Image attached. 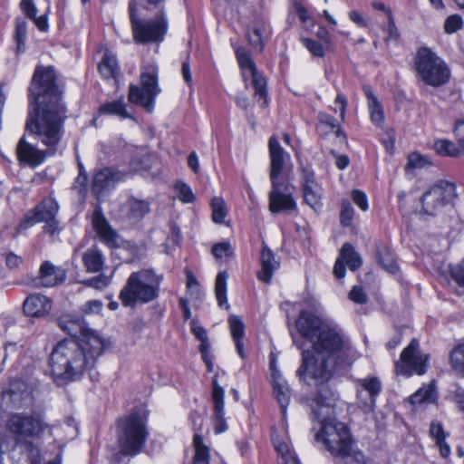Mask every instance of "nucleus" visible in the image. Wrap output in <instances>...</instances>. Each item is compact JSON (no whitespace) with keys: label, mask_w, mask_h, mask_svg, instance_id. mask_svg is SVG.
I'll use <instances>...</instances> for the list:
<instances>
[{"label":"nucleus","mask_w":464,"mask_h":464,"mask_svg":"<svg viewBox=\"0 0 464 464\" xmlns=\"http://www.w3.org/2000/svg\"><path fill=\"white\" fill-rule=\"evenodd\" d=\"M295 325L300 335L312 343V350L303 351L302 365L297 371L300 380L307 385L324 384L334 369L350 365L355 360V349L336 324L302 310Z\"/></svg>","instance_id":"nucleus-1"},{"label":"nucleus","mask_w":464,"mask_h":464,"mask_svg":"<svg viewBox=\"0 0 464 464\" xmlns=\"http://www.w3.org/2000/svg\"><path fill=\"white\" fill-rule=\"evenodd\" d=\"M61 94L53 68L36 67L29 88L30 108L25 129L50 154L56 153L64 134L66 115Z\"/></svg>","instance_id":"nucleus-2"},{"label":"nucleus","mask_w":464,"mask_h":464,"mask_svg":"<svg viewBox=\"0 0 464 464\" xmlns=\"http://www.w3.org/2000/svg\"><path fill=\"white\" fill-rule=\"evenodd\" d=\"M104 348V339L95 336H91L83 343L73 339L59 342L49 357L54 382L63 385L79 380L85 371L94 366Z\"/></svg>","instance_id":"nucleus-3"},{"label":"nucleus","mask_w":464,"mask_h":464,"mask_svg":"<svg viewBox=\"0 0 464 464\" xmlns=\"http://www.w3.org/2000/svg\"><path fill=\"white\" fill-rule=\"evenodd\" d=\"M6 430L14 436L15 446L23 447L28 464H40L41 455L34 440H41L48 424L38 414L15 412L7 416Z\"/></svg>","instance_id":"nucleus-4"},{"label":"nucleus","mask_w":464,"mask_h":464,"mask_svg":"<svg viewBox=\"0 0 464 464\" xmlns=\"http://www.w3.org/2000/svg\"><path fill=\"white\" fill-rule=\"evenodd\" d=\"M314 402V415L321 423V430L315 436L316 440L323 441L334 457L344 459L351 454L353 443L347 426L335 420L324 418V415L331 411V404L327 398L317 396Z\"/></svg>","instance_id":"nucleus-5"},{"label":"nucleus","mask_w":464,"mask_h":464,"mask_svg":"<svg viewBox=\"0 0 464 464\" xmlns=\"http://www.w3.org/2000/svg\"><path fill=\"white\" fill-rule=\"evenodd\" d=\"M162 276L152 269L132 272L120 293L124 306L134 307L138 303L146 304L157 299Z\"/></svg>","instance_id":"nucleus-6"},{"label":"nucleus","mask_w":464,"mask_h":464,"mask_svg":"<svg viewBox=\"0 0 464 464\" xmlns=\"http://www.w3.org/2000/svg\"><path fill=\"white\" fill-rule=\"evenodd\" d=\"M120 452L134 457L142 451L148 440L146 421L139 413H131L117 421Z\"/></svg>","instance_id":"nucleus-7"},{"label":"nucleus","mask_w":464,"mask_h":464,"mask_svg":"<svg viewBox=\"0 0 464 464\" xmlns=\"http://www.w3.org/2000/svg\"><path fill=\"white\" fill-rule=\"evenodd\" d=\"M417 77L425 84L440 87L449 82L450 70L445 61L429 47L418 49L414 58Z\"/></svg>","instance_id":"nucleus-8"},{"label":"nucleus","mask_w":464,"mask_h":464,"mask_svg":"<svg viewBox=\"0 0 464 464\" xmlns=\"http://www.w3.org/2000/svg\"><path fill=\"white\" fill-rule=\"evenodd\" d=\"M130 20L133 40L137 44L160 43L164 39L168 30V23L163 14L149 20H142L137 16V5L129 4Z\"/></svg>","instance_id":"nucleus-9"},{"label":"nucleus","mask_w":464,"mask_h":464,"mask_svg":"<svg viewBox=\"0 0 464 464\" xmlns=\"http://www.w3.org/2000/svg\"><path fill=\"white\" fill-rule=\"evenodd\" d=\"M458 198L457 187L453 182L440 179L431 185L421 196L422 211L430 216L440 213L447 206L452 205Z\"/></svg>","instance_id":"nucleus-10"},{"label":"nucleus","mask_w":464,"mask_h":464,"mask_svg":"<svg viewBox=\"0 0 464 464\" xmlns=\"http://www.w3.org/2000/svg\"><path fill=\"white\" fill-rule=\"evenodd\" d=\"M141 87L130 85L129 92V101L144 108L147 111H151L154 107L155 98L160 93V89L158 85V69L151 66L148 71L140 75Z\"/></svg>","instance_id":"nucleus-11"},{"label":"nucleus","mask_w":464,"mask_h":464,"mask_svg":"<svg viewBox=\"0 0 464 464\" xmlns=\"http://www.w3.org/2000/svg\"><path fill=\"white\" fill-rule=\"evenodd\" d=\"M237 59L242 71V76L245 82L251 80L255 89L254 96L262 101L261 106L267 105L266 81L264 76L258 72L256 66L245 48H237L236 51Z\"/></svg>","instance_id":"nucleus-12"},{"label":"nucleus","mask_w":464,"mask_h":464,"mask_svg":"<svg viewBox=\"0 0 464 464\" xmlns=\"http://www.w3.org/2000/svg\"><path fill=\"white\" fill-rule=\"evenodd\" d=\"M428 360V355L419 351L418 340L412 339L395 363L396 373L407 377L413 374L422 375L427 372Z\"/></svg>","instance_id":"nucleus-13"},{"label":"nucleus","mask_w":464,"mask_h":464,"mask_svg":"<svg viewBox=\"0 0 464 464\" xmlns=\"http://www.w3.org/2000/svg\"><path fill=\"white\" fill-rule=\"evenodd\" d=\"M294 189L295 187L288 178L271 181V189L268 193L270 212L277 214L296 209Z\"/></svg>","instance_id":"nucleus-14"},{"label":"nucleus","mask_w":464,"mask_h":464,"mask_svg":"<svg viewBox=\"0 0 464 464\" xmlns=\"http://www.w3.org/2000/svg\"><path fill=\"white\" fill-rule=\"evenodd\" d=\"M357 402L365 412L373 411L376 399L382 392V382L376 376L361 378L355 381Z\"/></svg>","instance_id":"nucleus-15"},{"label":"nucleus","mask_w":464,"mask_h":464,"mask_svg":"<svg viewBox=\"0 0 464 464\" xmlns=\"http://www.w3.org/2000/svg\"><path fill=\"white\" fill-rule=\"evenodd\" d=\"M301 188L304 202L315 212L323 208V188L316 181L314 170L304 168L301 172Z\"/></svg>","instance_id":"nucleus-16"},{"label":"nucleus","mask_w":464,"mask_h":464,"mask_svg":"<svg viewBox=\"0 0 464 464\" xmlns=\"http://www.w3.org/2000/svg\"><path fill=\"white\" fill-rule=\"evenodd\" d=\"M58 324L69 335L80 336L81 339L78 343H83L91 336L103 339L97 331L91 329L80 315L63 314L58 320Z\"/></svg>","instance_id":"nucleus-17"},{"label":"nucleus","mask_w":464,"mask_h":464,"mask_svg":"<svg viewBox=\"0 0 464 464\" xmlns=\"http://www.w3.org/2000/svg\"><path fill=\"white\" fill-rule=\"evenodd\" d=\"M270 157V181L285 179L288 178L284 174L285 165L290 160V155L279 144L276 137H271L268 141Z\"/></svg>","instance_id":"nucleus-18"},{"label":"nucleus","mask_w":464,"mask_h":464,"mask_svg":"<svg viewBox=\"0 0 464 464\" xmlns=\"http://www.w3.org/2000/svg\"><path fill=\"white\" fill-rule=\"evenodd\" d=\"M123 179V174L113 168L99 169L92 179V193L101 200L105 192L114 188L117 182Z\"/></svg>","instance_id":"nucleus-19"},{"label":"nucleus","mask_w":464,"mask_h":464,"mask_svg":"<svg viewBox=\"0 0 464 464\" xmlns=\"http://www.w3.org/2000/svg\"><path fill=\"white\" fill-rule=\"evenodd\" d=\"M92 223L102 242L111 248L119 246V235L111 227L100 207L93 211Z\"/></svg>","instance_id":"nucleus-20"},{"label":"nucleus","mask_w":464,"mask_h":464,"mask_svg":"<svg viewBox=\"0 0 464 464\" xmlns=\"http://www.w3.org/2000/svg\"><path fill=\"white\" fill-rule=\"evenodd\" d=\"M18 160L31 167H36L44 163L45 159L53 154H50L48 149L41 150L35 145L27 142L22 138L16 147Z\"/></svg>","instance_id":"nucleus-21"},{"label":"nucleus","mask_w":464,"mask_h":464,"mask_svg":"<svg viewBox=\"0 0 464 464\" xmlns=\"http://www.w3.org/2000/svg\"><path fill=\"white\" fill-rule=\"evenodd\" d=\"M214 413L212 417L214 430L216 434H220L227 430V424L224 418L225 415V402H224V390L218 383L217 377L212 380V393H211Z\"/></svg>","instance_id":"nucleus-22"},{"label":"nucleus","mask_w":464,"mask_h":464,"mask_svg":"<svg viewBox=\"0 0 464 464\" xmlns=\"http://www.w3.org/2000/svg\"><path fill=\"white\" fill-rule=\"evenodd\" d=\"M344 263L353 271L360 268L362 264L360 255L354 250V247L350 243L343 244L340 256L334 266V276L338 279H342L345 276Z\"/></svg>","instance_id":"nucleus-23"},{"label":"nucleus","mask_w":464,"mask_h":464,"mask_svg":"<svg viewBox=\"0 0 464 464\" xmlns=\"http://www.w3.org/2000/svg\"><path fill=\"white\" fill-rule=\"evenodd\" d=\"M57 202L51 198H45L35 208L32 216H27L19 225L18 230L28 228L36 223L44 220H50L54 218L58 212Z\"/></svg>","instance_id":"nucleus-24"},{"label":"nucleus","mask_w":464,"mask_h":464,"mask_svg":"<svg viewBox=\"0 0 464 464\" xmlns=\"http://www.w3.org/2000/svg\"><path fill=\"white\" fill-rule=\"evenodd\" d=\"M39 284L44 287H53L64 282L66 270L56 266L50 261H44L39 271Z\"/></svg>","instance_id":"nucleus-25"},{"label":"nucleus","mask_w":464,"mask_h":464,"mask_svg":"<svg viewBox=\"0 0 464 464\" xmlns=\"http://www.w3.org/2000/svg\"><path fill=\"white\" fill-rule=\"evenodd\" d=\"M23 308L24 314L28 316L43 317L50 313L52 301L45 295L33 294L24 301Z\"/></svg>","instance_id":"nucleus-26"},{"label":"nucleus","mask_w":464,"mask_h":464,"mask_svg":"<svg viewBox=\"0 0 464 464\" xmlns=\"http://www.w3.org/2000/svg\"><path fill=\"white\" fill-rule=\"evenodd\" d=\"M261 270L258 272V279L266 284L272 280L274 272L279 267V263L275 259L272 251L264 246L260 256Z\"/></svg>","instance_id":"nucleus-27"},{"label":"nucleus","mask_w":464,"mask_h":464,"mask_svg":"<svg viewBox=\"0 0 464 464\" xmlns=\"http://www.w3.org/2000/svg\"><path fill=\"white\" fill-rule=\"evenodd\" d=\"M271 382L273 385L274 396L279 403L283 413H285V409L290 402L289 387L279 371H274Z\"/></svg>","instance_id":"nucleus-28"},{"label":"nucleus","mask_w":464,"mask_h":464,"mask_svg":"<svg viewBox=\"0 0 464 464\" xmlns=\"http://www.w3.org/2000/svg\"><path fill=\"white\" fill-rule=\"evenodd\" d=\"M82 260L88 273H97L101 271L105 262L103 254L96 246H92L87 249L83 253Z\"/></svg>","instance_id":"nucleus-29"},{"label":"nucleus","mask_w":464,"mask_h":464,"mask_svg":"<svg viewBox=\"0 0 464 464\" xmlns=\"http://www.w3.org/2000/svg\"><path fill=\"white\" fill-rule=\"evenodd\" d=\"M430 434L435 440L441 457L445 459L448 458L451 453L450 445L445 441L449 433L444 431L442 424L438 420L431 421L430 426Z\"/></svg>","instance_id":"nucleus-30"},{"label":"nucleus","mask_w":464,"mask_h":464,"mask_svg":"<svg viewBox=\"0 0 464 464\" xmlns=\"http://www.w3.org/2000/svg\"><path fill=\"white\" fill-rule=\"evenodd\" d=\"M193 447L192 464H209L210 449L204 443L202 436L198 433L194 434Z\"/></svg>","instance_id":"nucleus-31"},{"label":"nucleus","mask_w":464,"mask_h":464,"mask_svg":"<svg viewBox=\"0 0 464 464\" xmlns=\"http://www.w3.org/2000/svg\"><path fill=\"white\" fill-rule=\"evenodd\" d=\"M98 69L105 79L114 78L119 72V65L115 55L106 52Z\"/></svg>","instance_id":"nucleus-32"},{"label":"nucleus","mask_w":464,"mask_h":464,"mask_svg":"<svg viewBox=\"0 0 464 464\" xmlns=\"http://www.w3.org/2000/svg\"><path fill=\"white\" fill-rule=\"evenodd\" d=\"M272 440L276 451L281 456L282 464H300L295 452L287 442L281 441L277 437L274 436Z\"/></svg>","instance_id":"nucleus-33"},{"label":"nucleus","mask_w":464,"mask_h":464,"mask_svg":"<svg viewBox=\"0 0 464 464\" xmlns=\"http://www.w3.org/2000/svg\"><path fill=\"white\" fill-rule=\"evenodd\" d=\"M228 275L226 271L219 272L215 281V295L220 307L229 308L227 298V281Z\"/></svg>","instance_id":"nucleus-34"},{"label":"nucleus","mask_w":464,"mask_h":464,"mask_svg":"<svg viewBox=\"0 0 464 464\" xmlns=\"http://www.w3.org/2000/svg\"><path fill=\"white\" fill-rule=\"evenodd\" d=\"M267 33V28L265 24H254L247 31V38L249 44L259 51L263 50L264 35Z\"/></svg>","instance_id":"nucleus-35"},{"label":"nucleus","mask_w":464,"mask_h":464,"mask_svg":"<svg viewBox=\"0 0 464 464\" xmlns=\"http://www.w3.org/2000/svg\"><path fill=\"white\" fill-rule=\"evenodd\" d=\"M129 216L133 219H140L150 212V203L146 200L131 198L128 201Z\"/></svg>","instance_id":"nucleus-36"},{"label":"nucleus","mask_w":464,"mask_h":464,"mask_svg":"<svg viewBox=\"0 0 464 464\" xmlns=\"http://www.w3.org/2000/svg\"><path fill=\"white\" fill-rule=\"evenodd\" d=\"M436 400L434 388L430 385L419 389L410 397V401L413 405L422 403H432Z\"/></svg>","instance_id":"nucleus-37"},{"label":"nucleus","mask_w":464,"mask_h":464,"mask_svg":"<svg viewBox=\"0 0 464 464\" xmlns=\"http://www.w3.org/2000/svg\"><path fill=\"white\" fill-rule=\"evenodd\" d=\"M99 112L118 115L121 118L130 117L122 99L103 103L101 105Z\"/></svg>","instance_id":"nucleus-38"},{"label":"nucleus","mask_w":464,"mask_h":464,"mask_svg":"<svg viewBox=\"0 0 464 464\" xmlns=\"http://www.w3.org/2000/svg\"><path fill=\"white\" fill-rule=\"evenodd\" d=\"M436 152L441 156L457 157L460 154L459 149L452 141L448 140H438L433 145Z\"/></svg>","instance_id":"nucleus-39"},{"label":"nucleus","mask_w":464,"mask_h":464,"mask_svg":"<svg viewBox=\"0 0 464 464\" xmlns=\"http://www.w3.org/2000/svg\"><path fill=\"white\" fill-rule=\"evenodd\" d=\"M27 34V23L23 18L15 20V33L14 38L17 43V53H22L25 49V39Z\"/></svg>","instance_id":"nucleus-40"},{"label":"nucleus","mask_w":464,"mask_h":464,"mask_svg":"<svg viewBox=\"0 0 464 464\" xmlns=\"http://www.w3.org/2000/svg\"><path fill=\"white\" fill-rule=\"evenodd\" d=\"M212 219L215 223H223L227 214V208L225 201L221 198H214L211 201Z\"/></svg>","instance_id":"nucleus-41"},{"label":"nucleus","mask_w":464,"mask_h":464,"mask_svg":"<svg viewBox=\"0 0 464 464\" xmlns=\"http://www.w3.org/2000/svg\"><path fill=\"white\" fill-rule=\"evenodd\" d=\"M318 120H319V126L317 127L318 129H320L323 126H325L331 130H335V133L338 137L343 135V138L346 139V136L341 130L337 121L332 115L327 114L325 112H320L318 114Z\"/></svg>","instance_id":"nucleus-42"},{"label":"nucleus","mask_w":464,"mask_h":464,"mask_svg":"<svg viewBox=\"0 0 464 464\" xmlns=\"http://www.w3.org/2000/svg\"><path fill=\"white\" fill-rule=\"evenodd\" d=\"M450 358L452 368L464 372V343L451 351Z\"/></svg>","instance_id":"nucleus-43"},{"label":"nucleus","mask_w":464,"mask_h":464,"mask_svg":"<svg viewBox=\"0 0 464 464\" xmlns=\"http://www.w3.org/2000/svg\"><path fill=\"white\" fill-rule=\"evenodd\" d=\"M354 209L347 199L342 200L340 211V222L343 227H350L353 224Z\"/></svg>","instance_id":"nucleus-44"},{"label":"nucleus","mask_w":464,"mask_h":464,"mask_svg":"<svg viewBox=\"0 0 464 464\" xmlns=\"http://www.w3.org/2000/svg\"><path fill=\"white\" fill-rule=\"evenodd\" d=\"M229 329L233 340L243 339L245 335V325L237 315H231L228 319Z\"/></svg>","instance_id":"nucleus-45"},{"label":"nucleus","mask_w":464,"mask_h":464,"mask_svg":"<svg viewBox=\"0 0 464 464\" xmlns=\"http://www.w3.org/2000/svg\"><path fill=\"white\" fill-rule=\"evenodd\" d=\"M379 262L384 269L392 274L396 273L398 270V266L393 255L388 249H384L379 253Z\"/></svg>","instance_id":"nucleus-46"},{"label":"nucleus","mask_w":464,"mask_h":464,"mask_svg":"<svg viewBox=\"0 0 464 464\" xmlns=\"http://www.w3.org/2000/svg\"><path fill=\"white\" fill-rule=\"evenodd\" d=\"M175 192L179 199L183 203H192L195 200V196L190 187L184 182L179 181L176 183Z\"/></svg>","instance_id":"nucleus-47"},{"label":"nucleus","mask_w":464,"mask_h":464,"mask_svg":"<svg viewBox=\"0 0 464 464\" xmlns=\"http://www.w3.org/2000/svg\"><path fill=\"white\" fill-rule=\"evenodd\" d=\"M110 283H111V277L104 274H100L97 276H94V277H92V278L82 281V284L85 286L92 287L97 290L104 289L105 287H107L110 285Z\"/></svg>","instance_id":"nucleus-48"},{"label":"nucleus","mask_w":464,"mask_h":464,"mask_svg":"<svg viewBox=\"0 0 464 464\" xmlns=\"http://www.w3.org/2000/svg\"><path fill=\"white\" fill-rule=\"evenodd\" d=\"M429 159L420 153L414 152L409 155L407 168L421 169L430 166Z\"/></svg>","instance_id":"nucleus-49"},{"label":"nucleus","mask_w":464,"mask_h":464,"mask_svg":"<svg viewBox=\"0 0 464 464\" xmlns=\"http://www.w3.org/2000/svg\"><path fill=\"white\" fill-rule=\"evenodd\" d=\"M371 121L377 126H381L384 121V112L379 102L368 104Z\"/></svg>","instance_id":"nucleus-50"},{"label":"nucleus","mask_w":464,"mask_h":464,"mask_svg":"<svg viewBox=\"0 0 464 464\" xmlns=\"http://www.w3.org/2000/svg\"><path fill=\"white\" fill-rule=\"evenodd\" d=\"M463 25V21L460 15L453 14L449 16L444 24V29L447 34H453L459 30Z\"/></svg>","instance_id":"nucleus-51"},{"label":"nucleus","mask_w":464,"mask_h":464,"mask_svg":"<svg viewBox=\"0 0 464 464\" xmlns=\"http://www.w3.org/2000/svg\"><path fill=\"white\" fill-rule=\"evenodd\" d=\"M304 45L307 48V50L316 57H324V45L313 39L304 38L303 39Z\"/></svg>","instance_id":"nucleus-52"},{"label":"nucleus","mask_w":464,"mask_h":464,"mask_svg":"<svg viewBox=\"0 0 464 464\" xmlns=\"http://www.w3.org/2000/svg\"><path fill=\"white\" fill-rule=\"evenodd\" d=\"M212 254L217 258L230 256L233 254V248L231 245L227 242L218 243L213 246Z\"/></svg>","instance_id":"nucleus-53"},{"label":"nucleus","mask_w":464,"mask_h":464,"mask_svg":"<svg viewBox=\"0 0 464 464\" xmlns=\"http://www.w3.org/2000/svg\"><path fill=\"white\" fill-rule=\"evenodd\" d=\"M198 349L201 353L202 360L204 361V362L206 363V365L208 367V370L209 372H212L213 368H214V363H213V356L210 352V343H205V344H200Z\"/></svg>","instance_id":"nucleus-54"},{"label":"nucleus","mask_w":464,"mask_h":464,"mask_svg":"<svg viewBox=\"0 0 464 464\" xmlns=\"http://www.w3.org/2000/svg\"><path fill=\"white\" fill-rule=\"evenodd\" d=\"M102 303L99 300H90L81 306V311L86 314H99L102 310Z\"/></svg>","instance_id":"nucleus-55"},{"label":"nucleus","mask_w":464,"mask_h":464,"mask_svg":"<svg viewBox=\"0 0 464 464\" xmlns=\"http://www.w3.org/2000/svg\"><path fill=\"white\" fill-rule=\"evenodd\" d=\"M191 332L196 336L197 339L200 341V344L208 343L209 340L208 337L207 331L204 327L198 324L196 322H191Z\"/></svg>","instance_id":"nucleus-56"},{"label":"nucleus","mask_w":464,"mask_h":464,"mask_svg":"<svg viewBox=\"0 0 464 464\" xmlns=\"http://www.w3.org/2000/svg\"><path fill=\"white\" fill-rule=\"evenodd\" d=\"M349 298L356 304H365L367 302V295L362 287L354 285L349 294Z\"/></svg>","instance_id":"nucleus-57"},{"label":"nucleus","mask_w":464,"mask_h":464,"mask_svg":"<svg viewBox=\"0 0 464 464\" xmlns=\"http://www.w3.org/2000/svg\"><path fill=\"white\" fill-rule=\"evenodd\" d=\"M353 200V202L358 206V208L362 210L366 211L369 208L368 200L366 195L358 189H355L352 193Z\"/></svg>","instance_id":"nucleus-58"},{"label":"nucleus","mask_w":464,"mask_h":464,"mask_svg":"<svg viewBox=\"0 0 464 464\" xmlns=\"http://www.w3.org/2000/svg\"><path fill=\"white\" fill-rule=\"evenodd\" d=\"M24 14L30 19L35 18L37 15V8L34 0H22L20 4Z\"/></svg>","instance_id":"nucleus-59"},{"label":"nucleus","mask_w":464,"mask_h":464,"mask_svg":"<svg viewBox=\"0 0 464 464\" xmlns=\"http://www.w3.org/2000/svg\"><path fill=\"white\" fill-rule=\"evenodd\" d=\"M187 289L190 295L199 294V283L191 272L187 274Z\"/></svg>","instance_id":"nucleus-60"},{"label":"nucleus","mask_w":464,"mask_h":464,"mask_svg":"<svg viewBox=\"0 0 464 464\" xmlns=\"http://www.w3.org/2000/svg\"><path fill=\"white\" fill-rule=\"evenodd\" d=\"M451 276L459 286L464 287V267H463V265H459L458 266L451 268Z\"/></svg>","instance_id":"nucleus-61"},{"label":"nucleus","mask_w":464,"mask_h":464,"mask_svg":"<svg viewBox=\"0 0 464 464\" xmlns=\"http://www.w3.org/2000/svg\"><path fill=\"white\" fill-rule=\"evenodd\" d=\"M454 133L458 139L460 149L464 150V121H459L456 123Z\"/></svg>","instance_id":"nucleus-62"},{"label":"nucleus","mask_w":464,"mask_h":464,"mask_svg":"<svg viewBox=\"0 0 464 464\" xmlns=\"http://www.w3.org/2000/svg\"><path fill=\"white\" fill-rule=\"evenodd\" d=\"M5 263L9 268H16L23 263V258L11 252L6 254Z\"/></svg>","instance_id":"nucleus-63"},{"label":"nucleus","mask_w":464,"mask_h":464,"mask_svg":"<svg viewBox=\"0 0 464 464\" xmlns=\"http://www.w3.org/2000/svg\"><path fill=\"white\" fill-rule=\"evenodd\" d=\"M388 38L387 40H395L397 41L400 37L399 31L395 25V22L393 17H390L388 19Z\"/></svg>","instance_id":"nucleus-64"}]
</instances>
